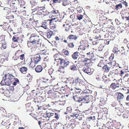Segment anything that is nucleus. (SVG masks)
<instances>
[{"label": "nucleus", "instance_id": "nucleus-1", "mask_svg": "<svg viewBox=\"0 0 129 129\" xmlns=\"http://www.w3.org/2000/svg\"><path fill=\"white\" fill-rule=\"evenodd\" d=\"M55 60L58 62L57 66H58L59 64L61 66L66 67L68 66L70 63V62L67 60L63 59L62 57V55L60 54H56L54 55Z\"/></svg>", "mask_w": 129, "mask_h": 129}, {"label": "nucleus", "instance_id": "nucleus-2", "mask_svg": "<svg viewBox=\"0 0 129 129\" xmlns=\"http://www.w3.org/2000/svg\"><path fill=\"white\" fill-rule=\"evenodd\" d=\"M15 77L12 75L8 73L5 75L3 77V79L1 82L0 84L2 85L4 84H11V82L14 81Z\"/></svg>", "mask_w": 129, "mask_h": 129}, {"label": "nucleus", "instance_id": "nucleus-3", "mask_svg": "<svg viewBox=\"0 0 129 129\" xmlns=\"http://www.w3.org/2000/svg\"><path fill=\"white\" fill-rule=\"evenodd\" d=\"M62 27L66 32L72 33L73 31L77 29V25L75 24L71 25L64 24L62 25Z\"/></svg>", "mask_w": 129, "mask_h": 129}, {"label": "nucleus", "instance_id": "nucleus-4", "mask_svg": "<svg viewBox=\"0 0 129 129\" xmlns=\"http://www.w3.org/2000/svg\"><path fill=\"white\" fill-rule=\"evenodd\" d=\"M45 6H37L33 10V12H35L36 14L40 16L41 18H42L44 16V11L45 9Z\"/></svg>", "mask_w": 129, "mask_h": 129}, {"label": "nucleus", "instance_id": "nucleus-5", "mask_svg": "<svg viewBox=\"0 0 129 129\" xmlns=\"http://www.w3.org/2000/svg\"><path fill=\"white\" fill-rule=\"evenodd\" d=\"M29 43H31L33 45L37 44L38 41L40 40L39 37L36 33L32 34L29 38Z\"/></svg>", "mask_w": 129, "mask_h": 129}, {"label": "nucleus", "instance_id": "nucleus-6", "mask_svg": "<svg viewBox=\"0 0 129 129\" xmlns=\"http://www.w3.org/2000/svg\"><path fill=\"white\" fill-rule=\"evenodd\" d=\"M50 75H48L45 78H43V81L41 83V86L43 87L46 88L49 86V84L51 82Z\"/></svg>", "mask_w": 129, "mask_h": 129}, {"label": "nucleus", "instance_id": "nucleus-7", "mask_svg": "<svg viewBox=\"0 0 129 129\" xmlns=\"http://www.w3.org/2000/svg\"><path fill=\"white\" fill-rule=\"evenodd\" d=\"M67 85H66V86H64V87H59L57 88V90L61 94V95L62 94H64L66 93V92L67 91L70 90V89L69 87H67Z\"/></svg>", "mask_w": 129, "mask_h": 129}, {"label": "nucleus", "instance_id": "nucleus-8", "mask_svg": "<svg viewBox=\"0 0 129 129\" xmlns=\"http://www.w3.org/2000/svg\"><path fill=\"white\" fill-rule=\"evenodd\" d=\"M82 70L85 73H86L89 75L92 74L94 71V69L88 67L86 66L84 67Z\"/></svg>", "mask_w": 129, "mask_h": 129}, {"label": "nucleus", "instance_id": "nucleus-9", "mask_svg": "<svg viewBox=\"0 0 129 129\" xmlns=\"http://www.w3.org/2000/svg\"><path fill=\"white\" fill-rule=\"evenodd\" d=\"M29 22L28 23H26L25 24L22 23V25L24 27H27L29 29L33 27L32 24L33 22H34V21L33 19L31 18L29 19Z\"/></svg>", "mask_w": 129, "mask_h": 129}, {"label": "nucleus", "instance_id": "nucleus-10", "mask_svg": "<svg viewBox=\"0 0 129 129\" xmlns=\"http://www.w3.org/2000/svg\"><path fill=\"white\" fill-rule=\"evenodd\" d=\"M116 95L117 96V101L119 103H122L124 99V96L123 95L120 93L117 92Z\"/></svg>", "mask_w": 129, "mask_h": 129}, {"label": "nucleus", "instance_id": "nucleus-11", "mask_svg": "<svg viewBox=\"0 0 129 129\" xmlns=\"http://www.w3.org/2000/svg\"><path fill=\"white\" fill-rule=\"evenodd\" d=\"M70 116L73 117L74 119H78L79 120H82L83 117V116L79 112H77V113H74L73 115H70Z\"/></svg>", "mask_w": 129, "mask_h": 129}, {"label": "nucleus", "instance_id": "nucleus-12", "mask_svg": "<svg viewBox=\"0 0 129 129\" xmlns=\"http://www.w3.org/2000/svg\"><path fill=\"white\" fill-rule=\"evenodd\" d=\"M104 103L100 104H99V107L101 109L100 110V111L105 114H108V109L104 107L103 108L102 107L105 104V103L104 101L103 102Z\"/></svg>", "mask_w": 129, "mask_h": 129}, {"label": "nucleus", "instance_id": "nucleus-13", "mask_svg": "<svg viewBox=\"0 0 129 129\" xmlns=\"http://www.w3.org/2000/svg\"><path fill=\"white\" fill-rule=\"evenodd\" d=\"M118 74V73H115V72H113L112 71H110L109 73L108 76L110 79L112 80V81H113L116 80L115 78Z\"/></svg>", "mask_w": 129, "mask_h": 129}, {"label": "nucleus", "instance_id": "nucleus-14", "mask_svg": "<svg viewBox=\"0 0 129 129\" xmlns=\"http://www.w3.org/2000/svg\"><path fill=\"white\" fill-rule=\"evenodd\" d=\"M12 40L14 42L20 43H21L22 41V39L18 35H16L14 36L12 38Z\"/></svg>", "mask_w": 129, "mask_h": 129}, {"label": "nucleus", "instance_id": "nucleus-15", "mask_svg": "<svg viewBox=\"0 0 129 129\" xmlns=\"http://www.w3.org/2000/svg\"><path fill=\"white\" fill-rule=\"evenodd\" d=\"M1 26H2L3 28L5 30H9L11 28L10 25L7 22H4L2 25H1Z\"/></svg>", "mask_w": 129, "mask_h": 129}, {"label": "nucleus", "instance_id": "nucleus-16", "mask_svg": "<svg viewBox=\"0 0 129 129\" xmlns=\"http://www.w3.org/2000/svg\"><path fill=\"white\" fill-rule=\"evenodd\" d=\"M63 97V96L61 95L58 91H55V94L53 98L59 100L60 98Z\"/></svg>", "mask_w": 129, "mask_h": 129}, {"label": "nucleus", "instance_id": "nucleus-17", "mask_svg": "<svg viewBox=\"0 0 129 129\" xmlns=\"http://www.w3.org/2000/svg\"><path fill=\"white\" fill-rule=\"evenodd\" d=\"M39 50H40L38 52V54L40 56L47 55V51L45 49H44L42 48H39Z\"/></svg>", "mask_w": 129, "mask_h": 129}, {"label": "nucleus", "instance_id": "nucleus-18", "mask_svg": "<svg viewBox=\"0 0 129 129\" xmlns=\"http://www.w3.org/2000/svg\"><path fill=\"white\" fill-rule=\"evenodd\" d=\"M80 80V79L79 78H77L76 79H74L73 83L72 86L75 87H78V85H79V81Z\"/></svg>", "mask_w": 129, "mask_h": 129}, {"label": "nucleus", "instance_id": "nucleus-19", "mask_svg": "<svg viewBox=\"0 0 129 129\" xmlns=\"http://www.w3.org/2000/svg\"><path fill=\"white\" fill-rule=\"evenodd\" d=\"M85 56L89 60H91L94 56L93 53L92 52L87 53Z\"/></svg>", "mask_w": 129, "mask_h": 129}, {"label": "nucleus", "instance_id": "nucleus-20", "mask_svg": "<svg viewBox=\"0 0 129 129\" xmlns=\"http://www.w3.org/2000/svg\"><path fill=\"white\" fill-rule=\"evenodd\" d=\"M41 60L40 56L38 54H36L34 57V60L35 63L37 64Z\"/></svg>", "mask_w": 129, "mask_h": 129}, {"label": "nucleus", "instance_id": "nucleus-21", "mask_svg": "<svg viewBox=\"0 0 129 129\" xmlns=\"http://www.w3.org/2000/svg\"><path fill=\"white\" fill-rule=\"evenodd\" d=\"M112 29L111 28L109 27H107V28L106 29V33L105 35V38H108L109 37V33H112L113 32L112 31Z\"/></svg>", "mask_w": 129, "mask_h": 129}, {"label": "nucleus", "instance_id": "nucleus-22", "mask_svg": "<svg viewBox=\"0 0 129 129\" xmlns=\"http://www.w3.org/2000/svg\"><path fill=\"white\" fill-rule=\"evenodd\" d=\"M110 64V63H107V64L105 65L102 67L103 70L105 72L107 73L109 72L111 68L109 66V65Z\"/></svg>", "mask_w": 129, "mask_h": 129}, {"label": "nucleus", "instance_id": "nucleus-23", "mask_svg": "<svg viewBox=\"0 0 129 129\" xmlns=\"http://www.w3.org/2000/svg\"><path fill=\"white\" fill-rule=\"evenodd\" d=\"M129 13L127 12H125L121 15L122 18L123 19H125L126 20H129Z\"/></svg>", "mask_w": 129, "mask_h": 129}, {"label": "nucleus", "instance_id": "nucleus-24", "mask_svg": "<svg viewBox=\"0 0 129 129\" xmlns=\"http://www.w3.org/2000/svg\"><path fill=\"white\" fill-rule=\"evenodd\" d=\"M107 60L106 59H103L100 60V63L98 64V66L100 67H102L103 66L107 63Z\"/></svg>", "mask_w": 129, "mask_h": 129}, {"label": "nucleus", "instance_id": "nucleus-25", "mask_svg": "<svg viewBox=\"0 0 129 129\" xmlns=\"http://www.w3.org/2000/svg\"><path fill=\"white\" fill-rule=\"evenodd\" d=\"M74 79L73 78H67L66 82V83L68 85H69L70 86H72L73 83V82Z\"/></svg>", "mask_w": 129, "mask_h": 129}, {"label": "nucleus", "instance_id": "nucleus-26", "mask_svg": "<svg viewBox=\"0 0 129 129\" xmlns=\"http://www.w3.org/2000/svg\"><path fill=\"white\" fill-rule=\"evenodd\" d=\"M55 91L53 90H50L47 92V94L48 95V97H50V98H53L55 94Z\"/></svg>", "mask_w": 129, "mask_h": 129}, {"label": "nucleus", "instance_id": "nucleus-27", "mask_svg": "<svg viewBox=\"0 0 129 129\" xmlns=\"http://www.w3.org/2000/svg\"><path fill=\"white\" fill-rule=\"evenodd\" d=\"M56 19V18L51 19H48L47 20H45L44 22H43L45 25L48 27V26L50 25L51 22V21H52L55 20Z\"/></svg>", "mask_w": 129, "mask_h": 129}, {"label": "nucleus", "instance_id": "nucleus-28", "mask_svg": "<svg viewBox=\"0 0 129 129\" xmlns=\"http://www.w3.org/2000/svg\"><path fill=\"white\" fill-rule=\"evenodd\" d=\"M10 85H5V86L4 87V89L5 91H10L12 90H13L14 89L13 87L10 86Z\"/></svg>", "mask_w": 129, "mask_h": 129}, {"label": "nucleus", "instance_id": "nucleus-29", "mask_svg": "<svg viewBox=\"0 0 129 129\" xmlns=\"http://www.w3.org/2000/svg\"><path fill=\"white\" fill-rule=\"evenodd\" d=\"M43 67L41 65H38L35 68V70L37 73L41 72L43 70Z\"/></svg>", "mask_w": 129, "mask_h": 129}, {"label": "nucleus", "instance_id": "nucleus-30", "mask_svg": "<svg viewBox=\"0 0 129 129\" xmlns=\"http://www.w3.org/2000/svg\"><path fill=\"white\" fill-rule=\"evenodd\" d=\"M77 37L76 35H69L67 38L68 40H75L77 39Z\"/></svg>", "mask_w": 129, "mask_h": 129}, {"label": "nucleus", "instance_id": "nucleus-31", "mask_svg": "<svg viewBox=\"0 0 129 129\" xmlns=\"http://www.w3.org/2000/svg\"><path fill=\"white\" fill-rule=\"evenodd\" d=\"M119 87V86H118V83H112L110 85V88L113 90Z\"/></svg>", "mask_w": 129, "mask_h": 129}, {"label": "nucleus", "instance_id": "nucleus-32", "mask_svg": "<svg viewBox=\"0 0 129 129\" xmlns=\"http://www.w3.org/2000/svg\"><path fill=\"white\" fill-rule=\"evenodd\" d=\"M27 70V68L25 67H22L20 69V71L22 74H26Z\"/></svg>", "mask_w": 129, "mask_h": 129}, {"label": "nucleus", "instance_id": "nucleus-33", "mask_svg": "<svg viewBox=\"0 0 129 129\" xmlns=\"http://www.w3.org/2000/svg\"><path fill=\"white\" fill-rule=\"evenodd\" d=\"M35 103H41L42 102H43V98L41 96H39L37 97L35 99Z\"/></svg>", "mask_w": 129, "mask_h": 129}, {"label": "nucleus", "instance_id": "nucleus-34", "mask_svg": "<svg viewBox=\"0 0 129 129\" xmlns=\"http://www.w3.org/2000/svg\"><path fill=\"white\" fill-rule=\"evenodd\" d=\"M107 126L108 129H115V127L113 125V123L111 122H108L107 123Z\"/></svg>", "mask_w": 129, "mask_h": 129}, {"label": "nucleus", "instance_id": "nucleus-35", "mask_svg": "<svg viewBox=\"0 0 129 129\" xmlns=\"http://www.w3.org/2000/svg\"><path fill=\"white\" fill-rule=\"evenodd\" d=\"M89 45L87 44H86L85 45H80L79 47L82 50H84L87 48H89Z\"/></svg>", "mask_w": 129, "mask_h": 129}, {"label": "nucleus", "instance_id": "nucleus-36", "mask_svg": "<svg viewBox=\"0 0 129 129\" xmlns=\"http://www.w3.org/2000/svg\"><path fill=\"white\" fill-rule=\"evenodd\" d=\"M28 66L32 68H34L35 66V64H37L31 59L28 63Z\"/></svg>", "mask_w": 129, "mask_h": 129}, {"label": "nucleus", "instance_id": "nucleus-37", "mask_svg": "<svg viewBox=\"0 0 129 129\" xmlns=\"http://www.w3.org/2000/svg\"><path fill=\"white\" fill-rule=\"evenodd\" d=\"M78 53L77 52L74 53L71 55L72 58L74 60H76L78 57Z\"/></svg>", "mask_w": 129, "mask_h": 129}, {"label": "nucleus", "instance_id": "nucleus-38", "mask_svg": "<svg viewBox=\"0 0 129 129\" xmlns=\"http://www.w3.org/2000/svg\"><path fill=\"white\" fill-rule=\"evenodd\" d=\"M129 72V71L127 69H123L120 71V75L121 77H122L123 75H124L126 72Z\"/></svg>", "mask_w": 129, "mask_h": 129}, {"label": "nucleus", "instance_id": "nucleus-39", "mask_svg": "<svg viewBox=\"0 0 129 129\" xmlns=\"http://www.w3.org/2000/svg\"><path fill=\"white\" fill-rule=\"evenodd\" d=\"M59 67L58 69V71L61 73H64L65 72V68L63 66H62L60 65L59 66Z\"/></svg>", "mask_w": 129, "mask_h": 129}, {"label": "nucleus", "instance_id": "nucleus-40", "mask_svg": "<svg viewBox=\"0 0 129 129\" xmlns=\"http://www.w3.org/2000/svg\"><path fill=\"white\" fill-rule=\"evenodd\" d=\"M88 97L86 96L85 98L82 99V103L83 104L88 103L89 102V101L88 99Z\"/></svg>", "mask_w": 129, "mask_h": 129}, {"label": "nucleus", "instance_id": "nucleus-41", "mask_svg": "<svg viewBox=\"0 0 129 129\" xmlns=\"http://www.w3.org/2000/svg\"><path fill=\"white\" fill-rule=\"evenodd\" d=\"M34 45H35L36 46V48H38L39 49V48L43 47V45H42L41 43H39V40L37 43V44Z\"/></svg>", "mask_w": 129, "mask_h": 129}, {"label": "nucleus", "instance_id": "nucleus-42", "mask_svg": "<svg viewBox=\"0 0 129 129\" xmlns=\"http://www.w3.org/2000/svg\"><path fill=\"white\" fill-rule=\"evenodd\" d=\"M19 83V81L18 79L17 78H14V81L11 82V83L13 84L14 85H16L17 83Z\"/></svg>", "mask_w": 129, "mask_h": 129}, {"label": "nucleus", "instance_id": "nucleus-43", "mask_svg": "<svg viewBox=\"0 0 129 129\" xmlns=\"http://www.w3.org/2000/svg\"><path fill=\"white\" fill-rule=\"evenodd\" d=\"M32 92L33 93H35L37 95H39L41 93V91L39 89H37L36 91L35 90H33Z\"/></svg>", "mask_w": 129, "mask_h": 129}, {"label": "nucleus", "instance_id": "nucleus-44", "mask_svg": "<svg viewBox=\"0 0 129 129\" xmlns=\"http://www.w3.org/2000/svg\"><path fill=\"white\" fill-rule=\"evenodd\" d=\"M110 37L109 36L108 39H109L111 41H113L115 39V35L114 33H110V34H109Z\"/></svg>", "mask_w": 129, "mask_h": 129}, {"label": "nucleus", "instance_id": "nucleus-45", "mask_svg": "<svg viewBox=\"0 0 129 129\" xmlns=\"http://www.w3.org/2000/svg\"><path fill=\"white\" fill-rule=\"evenodd\" d=\"M75 101L77 102H80L82 101V99L79 96H76L74 98Z\"/></svg>", "mask_w": 129, "mask_h": 129}, {"label": "nucleus", "instance_id": "nucleus-46", "mask_svg": "<svg viewBox=\"0 0 129 129\" xmlns=\"http://www.w3.org/2000/svg\"><path fill=\"white\" fill-rule=\"evenodd\" d=\"M82 128L83 129H87L88 126L86 122H83L82 124Z\"/></svg>", "mask_w": 129, "mask_h": 129}, {"label": "nucleus", "instance_id": "nucleus-47", "mask_svg": "<svg viewBox=\"0 0 129 129\" xmlns=\"http://www.w3.org/2000/svg\"><path fill=\"white\" fill-rule=\"evenodd\" d=\"M49 25H50V28L52 29H54L56 27L55 24H54L52 21H51V22Z\"/></svg>", "mask_w": 129, "mask_h": 129}, {"label": "nucleus", "instance_id": "nucleus-48", "mask_svg": "<svg viewBox=\"0 0 129 129\" xmlns=\"http://www.w3.org/2000/svg\"><path fill=\"white\" fill-rule=\"evenodd\" d=\"M62 53L64 54V55L66 56H68L69 54V52L68 50H67L66 49H63L61 51Z\"/></svg>", "mask_w": 129, "mask_h": 129}, {"label": "nucleus", "instance_id": "nucleus-49", "mask_svg": "<svg viewBox=\"0 0 129 129\" xmlns=\"http://www.w3.org/2000/svg\"><path fill=\"white\" fill-rule=\"evenodd\" d=\"M75 90L76 93L77 94H79L82 91L81 89L78 87H75Z\"/></svg>", "mask_w": 129, "mask_h": 129}, {"label": "nucleus", "instance_id": "nucleus-50", "mask_svg": "<svg viewBox=\"0 0 129 129\" xmlns=\"http://www.w3.org/2000/svg\"><path fill=\"white\" fill-rule=\"evenodd\" d=\"M4 94L5 96H6L7 97H10L11 95L10 91H5Z\"/></svg>", "mask_w": 129, "mask_h": 129}, {"label": "nucleus", "instance_id": "nucleus-51", "mask_svg": "<svg viewBox=\"0 0 129 129\" xmlns=\"http://www.w3.org/2000/svg\"><path fill=\"white\" fill-rule=\"evenodd\" d=\"M68 46L70 48L72 49L74 47V45L73 42L67 43Z\"/></svg>", "mask_w": 129, "mask_h": 129}, {"label": "nucleus", "instance_id": "nucleus-52", "mask_svg": "<svg viewBox=\"0 0 129 129\" xmlns=\"http://www.w3.org/2000/svg\"><path fill=\"white\" fill-rule=\"evenodd\" d=\"M53 34V32L51 31H50L47 33V37L48 39H50L51 37Z\"/></svg>", "mask_w": 129, "mask_h": 129}, {"label": "nucleus", "instance_id": "nucleus-53", "mask_svg": "<svg viewBox=\"0 0 129 129\" xmlns=\"http://www.w3.org/2000/svg\"><path fill=\"white\" fill-rule=\"evenodd\" d=\"M69 2L68 0L62 1V5L66 6V5H69Z\"/></svg>", "mask_w": 129, "mask_h": 129}, {"label": "nucleus", "instance_id": "nucleus-54", "mask_svg": "<svg viewBox=\"0 0 129 129\" xmlns=\"http://www.w3.org/2000/svg\"><path fill=\"white\" fill-rule=\"evenodd\" d=\"M123 51H124L123 52H124L123 53H122V54L124 53L126 55H128L129 57V49L128 50H126V49H124L123 50Z\"/></svg>", "mask_w": 129, "mask_h": 129}, {"label": "nucleus", "instance_id": "nucleus-55", "mask_svg": "<svg viewBox=\"0 0 129 129\" xmlns=\"http://www.w3.org/2000/svg\"><path fill=\"white\" fill-rule=\"evenodd\" d=\"M6 44L5 42L2 43V47H1V49L2 50H4L6 49Z\"/></svg>", "mask_w": 129, "mask_h": 129}, {"label": "nucleus", "instance_id": "nucleus-56", "mask_svg": "<svg viewBox=\"0 0 129 129\" xmlns=\"http://www.w3.org/2000/svg\"><path fill=\"white\" fill-rule=\"evenodd\" d=\"M70 67V69L73 71L75 70L76 69H77V68L76 65L74 64H73L72 65H71Z\"/></svg>", "mask_w": 129, "mask_h": 129}, {"label": "nucleus", "instance_id": "nucleus-57", "mask_svg": "<svg viewBox=\"0 0 129 129\" xmlns=\"http://www.w3.org/2000/svg\"><path fill=\"white\" fill-rule=\"evenodd\" d=\"M115 9L116 10H118L119 9L121 8L122 7L121 4H119L118 5H116L115 6Z\"/></svg>", "mask_w": 129, "mask_h": 129}, {"label": "nucleus", "instance_id": "nucleus-58", "mask_svg": "<svg viewBox=\"0 0 129 129\" xmlns=\"http://www.w3.org/2000/svg\"><path fill=\"white\" fill-rule=\"evenodd\" d=\"M112 80L109 78H107L105 82L106 84H110L112 82Z\"/></svg>", "mask_w": 129, "mask_h": 129}, {"label": "nucleus", "instance_id": "nucleus-59", "mask_svg": "<svg viewBox=\"0 0 129 129\" xmlns=\"http://www.w3.org/2000/svg\"><path fill=\"white\" fill-rule=\"evenodd\" d=\"M54 116V117L57 119H58L59 118L60 115L59 113H55Z\"/></svg>", "mask_w": 129, "mask_h": 129}, {"label": "nucleus", "instance_id": "nucleus-60", "mask_svg": "<svg viewBox=\"0 0 129 129\" xmlns=\"http://www.w3.org/2000/svg\"><path fill=\"white\" fill-rule=\"evenodd\" d=\"M51 13L53 14H57V16L58 14H60L59 11L55 9L52 10L51 11Z\"/></svg>", "mask_w": 129, "mask_h": 129}, {"label": "nucleus", "instance_id": "nucleus-61", "mask_svg": "<svg viewBox=\"0 0 129 129\" xmlns=\"http://www.w3.org/2000/svg\"><path fill=\"white\" fill-rule=\"evenodd\" d=\"M124 29L123 27H119L118 28V32L119 33H122L124 31Z\"/></svg>", "mask_w": 129, "mask_h": 129}, {"label": "nucleus", "instance_id": "nucleus-62", "mask_svg": "<svg viewBox=\"0 0 129 129\" xmlns=\"http://www.w3.org/2000/svg\"><path fill=\"white\" fill-rule=\"evenodd\" d=\"M19 3L20 4V6L21 7L24 8L23 6H25V3L23 1V0H21V2Z\"/></svg>", "mask_w": 129, "mask_h": 129}, {"label": "nucleus", "instance_id": "nucleus-63", "mask_svg": "<svg viewBox=\"0 0 129 129\" xmlns=\"http://www.w3.org/2000/svg\"><path fill=\"white\" fill-rule=\"evenodd\" d=\"M77 19L79 20H80L82 19L83 15L80 14H78L77 16Z\"/></svg>", "mask_w": 129, "mask_h": 129}, {"label": "nucleus", "instance_id": "nucleus-64", "mask_svg": "<svg viewBox=\"0 0 129 129\" xmlns=\"http://www.w3.org/2000/svg\"><path fill=\"white\" fill-rule=\"evenodd\" d=\"M54 104H57V105H63V104L60 103V100H59V101L57 102L56 101L54 102Z\"/></svg>", "mask_w": 129, "mask_h": 129}]
</instances>
